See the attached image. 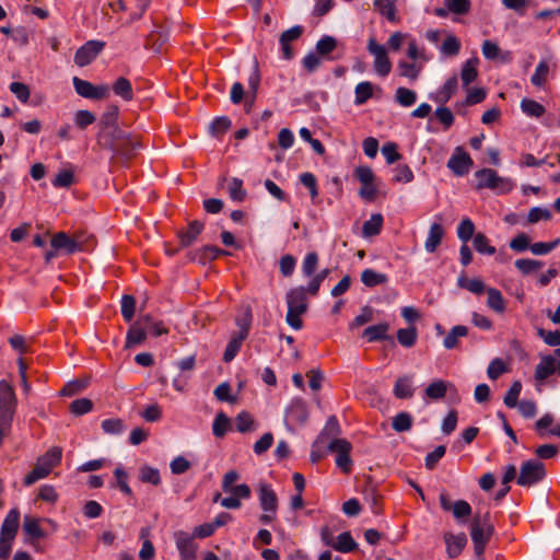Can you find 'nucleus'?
<instances>
[{
	"instance_id": "nucleus-1",
	"label": "nucleus",
	"mask_w": 560,
	"mask_h": 560,
	"mask_svg": "<svg viewBox=\"0 0 560 560\" xmlns=\"http://www.w3.org/2000/svg\"><path fill=\"white\" fill-rule=\"evenodd\" d=\"M62 450L60 447H50L43 456L37 459L34 468L24 477V485L30 487L36 481L47 477L54 467L60 464Z\"/></svg>"
},
{
	"instance_id": "nucleus-2",
	"label": "nucleus",
	"mask_w": 560,
	"mask_h": 560,
	"mask_svg": "<svg viewBox=\"0 0 560 560\" xmlns=\"http://www.w3.org/2000/svg\"><path fill=\"white\" fill-rule=\"evenodd\" d=\"M494 533V526L490 514L476 515L471 522L470 536L474 542V549L477 555H482L487 544Z\"/></svg>"
},
{
	"instance_id": "nucleus-3",
	"label": "nucleus",
	"mask_w": 560,
	"mask_h": 560,
	"mask_svg": "<svg viewBox=\"0 0 560 560\" xmlns=\"http://www.w3.org/2000/svg\"><path fill=\"white\" fill-rule=\"evenodd\" d=\"M257 497L262 513L259 516L261 524H270L277 517L279 500L272 486L267 482H260L257 487Z\"/></svg>"
},
{
	"instance_id": "nucleus-4",
	"label": "nucleus",
	"mask_w": 560,
	"mask_h": 560,
	"mask_svg": "<svg viewBox=\"0 0 560 560\" xmlns=\"http://www.w3.org/2000/svg\"><path fill=\"white\" fill-rule=\"evenodd\" d=\"M476 188H488L495 190L498 194H508L514 188V183L511 178L500 176L492 168H481L475 173Z\"/></svg>"
},
{
	"instance_id": "nucleus-5",
	"label": "nucleus",
	"mask_w": 560,
	"mask_h": 560,
	"mask_svg": "<svg viewBox=\"0 0 560 560\" xmlns=\"http://www.w3.org/2000/svg\"><path fill=\"white\" fill-rule=\"evenodd\" d=\"M18 407V397L11 383L0 381V421L8 425L13 422Z\"/></svg>"
},
{
	"instance_id": "nucleus-6",
	"label": "nucleus",
	"mask_w": 560,
	"mask_h": 560,
	"mask_svg": "<svg viewBox=\"0 0 560 560\" xmlns=\"http://www.w3.org/2000/svg\"><path fill=\"white\" fill-rule=\"evenodd\" d=\"M368 51L373 56V69L382 78L387 77L392 71V61L384 45L377 43L374 36H371L366 45Z\"/></svg>"
},
{
	"instance_id": "nucleus-7",
	"label": "nucleus",
	"mask_w": 560,
	"mask_h": 560,
	"mask_svg": "<svg viewBox=\"0 0 560 560\" xmlns=\"http://www.w3.org/2000/svg\"><path fill=\"white\" fill-rule=\"evenodd\" d=\"M545 476V465L539 460L530 459L522 464L516 482L522 487H530L541 481Z\"/></svg>"
},
{
	"instance_id": "nucleus-8",
	"label": "nucleus",
	"mask_w": 560,
	"mask_h": 560,
	"mask_svg": "<svg viewBox=\"0 0 560 560\" xmlns=\"http://www.w3.org/2000/svg\"><path fill=\"white\" fill-rule=\"evenodd\" d=\"M72 83L75 92L84 98L103 100L109 95V88L105 84L94 85L78 77L72 79Z\"/></svg>"
},
{
	"instance_id": "nucleus-9",
	"label": "nucleus",
	"mask_w": 560,
	"mask_h": 560,
	"mask_svg": "<svg viewBox=\"0 0 560 560\" xmlns=\"http://www.w3.org/2000/svg\"><path fill=\"white\" fill-rule=\"evenodd\" d=\"M329 450L337 453L336 465L342 472L349 474L352 469V459L350 457L351 443L345 439H335L329 443Z\"/></svg>"
},
{
	"instance_id": "nucleus-10",
	"label": "nucleus",
	"mask_w": 560,
	"mask_h": 560,
	"mask_svg": "<svg viewBox=\"0 0 560 560\" xmlns=\"http://www.w3.org/2000/svg\"><path fill=\"white\" fill-rule=\"evenodd\" d=\"M105 43L101 40H89L81 46L74 55V62L79 67L90 65L103 50Z\"/></svg>"
},
{
	"instance_id": "nucleus-11",
	"label": "nucleus",
	"mask_w": 560,
	"mask_h": 560,
	"mask_svg": "<svg viewBox=\"0 0 560 560\" xmlns=\"http://www.w3.org/2000/svg\"><path fill=\"white\" fill-rule=\"evenodd\" d=\"M249 320H250V312L247 311L246 320L237 322V324L241 326L240 334L236 337H233L226 345V348L223 353V360L225 362H231L238 353L243 341L246 339V337L248 335Z\"/></svg>"
},
{
	"instance_id": "nucleus-12",
	"label": "nucleus",
	"mask_w": 560,
	"mask_h": 560,
	"mask_svg": "<svg viewBox=\"0 0 560 560\" xmlns=\"http://www.w3.org/2000/svg\"><path fill=\"white\" fill-rule=\"evenodd\" d=\"M176 548L179 552L180 560H196V551L198 546L194 540V536L179 530L174 534Z\"/></svg>"
},
{
	"instance_id": "nucleus-13",
	"label": "nucleus",
	"mask_w": 560,
	"mask_h": 560,
	"mask_svg": "<svg viewBox=\"0 0 560 560\" xmlns=\"http://www.w3.org/2000/svg\"><path fill=\"white\" fill-rule=\"evenodd\" d=\"M472 159L469 156L467 152L463 150V148L457 147L447 161V167L457 176L466 175L471 165Z\"/></svg>"
},
{
	"instance_id": "nucleus-14",
	"label": "nucleus",
	"mask_w": 560,
	"mask_h": 560,
	"mask_svg": "<svg viewBox=\"0 0 560 560\" xmlns=\"http://www.w3.org/2000/svg\"><path fill=\"white\" fill-rule=\"evenodd\" d=\"M40 518L25 515L23 518V532L32 539H40L47 536V533L40 527ZM43 522L49 524L52 530L58 528L57 523L51 518H43Z\"/></svg>"
},
{
	"instance_id": "nucleus-15",
	"label": "nucleus",
	"mask_w": 560,
	"mask_h": 560,
	"mask_svg": "<svg viewBox=\"0 0 560 560\" xmlns=\"http://www.w3.org/2000/svg\"><path fill=\"white\" fill-rule=\"evenodd\" d=\"M302 33L303 27L300 25H294L280 35L279 43L283 59L290 60L293 58L294 51L291 44L298 40L302 36Z\"/></svg>"
},
{
	"instance_id": "nucleus-16",
	"label": "nucleus",
	"mask_w": 560,
	"mask_h": 560,
	"mask_svg": "<svg viewBox=\"0 0 560 560\" xmlns=\"http://www.w3.org/2000/svg\"><path fill=\"white\" fill-rule=\"evenodd\" d=\"M560 361L553 355H541L535 369V380L539 383L546 381L556 371L559 373Z\"/></svg>"
},
{
	"instance_id": "nucleus-17",
	"label": "nucleus",
	"mask_w": 560,
	"mask_h": 560,
	"mask_svg": "<svg viewBox=\"0 0 560 560\" xmlns=\"http://www.w3.org/2000/svg\"><path fill=\"white\" fill-rule=\"evenodd\" d=\"M50 245L52 249L63 252L65 254L80 252L78 240H73L72 236L65 232L56 233L50 241Z\"/></svg>"
},
{
	"instance_id": "nucleus-18",
	"label": "nucleus",
	"mask_w": 560,
	"mask_h": 560,
	"mask_svg": "<svg viewBox=\"0 0 560 560\" xmlns=\"http://www.w3.org/2000/svg\"><path fill=\"white\" fill-rule=\"evenodd\" d=\"M288 311L304 314L307 310L305 288L299 287L287 293Z\"/></svg>"
},
{
	"instance_id": "nucleus-19",
	"label": "nucleus",
	"mask_w": 560,
	"mask_h": 560,
	"mask_svg": "<svg viewBox=\"0 0 560 560\" xmlns=\"http://www.w3.org/2000/svg\"><path fill=\"white\" fill-rule=\"evenodd\" d=\"M445 236V229L440 222H433L428 231V235L424 242V249L429 254H433L438 247L442 244Z\"/></svg>"
},
{
	"instance_id": "nucleus-20",
	"label": "nucleus",
	"mask_w": 560,
	"mask_h": 560,
	"mask_svg": "<svg viewBox=\"0 0 560 560\" xmlns=\"http://www.w3.org/2000/svg\"><path fill=\"white\" fill-rule=\"evenodd\" d=\"M19 523H20L19 510L11 509L2 522L0 536L14 540L16 533H18Z\"/></svg>"
},
{
	"instance_id": "nucleus-21",
	"label": "nucleus",
	"mask_w": 560,
	"mask_h": 560,
	"mask_svg": "<svg viewBox=\"0 0 560 560\" xmlns=\"http://www.w3.org/2000/svg\"><path fill=\"white\" fill-rule=\"evenodd\" d=\"M444 539L446 544V552L450 558H456L459 556L467 544V537L464 533L457 535L445 534Z\"/></svg>"
},
{
	"instance_id": "nucleus-22",
	"label": "nucleus",
	"mask_w": 560,
	"mask_h": 560,
	"mask_svg": "<svg viewBox=\"0 0 560 560\" xmlns=\"http://www.w3.org/2000/svg\"><path fill=\"white\" fill-rule=\"evenodd\" d=\"M388 330L389 324L380 323L377 325L366 327L363 330L362 337L365 338L368 342L387 340L389 339Z\"/></svg>"
},
{
	"instance_id": "nucleus-23",
	"label": "nucleus",
	"mask_w": 560,
	"mask_h": 560,
	"mask_svg": "<svg viewBox=\"0 0 560 560\" xmlns=\"http://www.w3.org/2000/svg\"><path fill=\"white\" fill-rule=\"evenodd\" d=\"M451 388H454V386L450 382L435 380L428 385L424 395L429 399L436 400L443 398Z\"/></svg>"
},
{
	"instance_id": "nucleus-24",
	"label": "nucleus",
	"mask_w": 560,
	"mask_h": 560,
	"mask_svg": "<svg viewBox=\"0 0 560 560\" xmlns=\"http://www.w3.org/2000/svg\"><path fill=\"white\" fill-rule=\"evenodd\" d=\"M147 331L145 328L139 318L128 330L126 337V347L130 348L133 346H138L145 340Z\"/></svg>"
},
{
	"instance_id": "nucleus-25",
	"label": "nucleus",
	"mask_w": 560,
	"mask_h": 560,
	"mask_svg": "<svg viewBox=\"0 0 560 560\" xmlns=\"http://www.w3.org/2000/svg\"><path fill=\"white\" fill-rule=\"evenodd\" d=\"M203 224L199 221H192L189 223L187 230L178 233L180 245L184 247L190 246L202 232Z\"/></svg>"
},
{
	"instance_id": "nucleus-26",
	"label": "nucleus",
	"mask_w": 560,
	"mask_h": 560,
	"mask_svg": "<svg viewBox=\"0 0 560 560\" xmlns=\"http://www.w3.org/2000/svg\"><path fill=\"white\" fill-rule=\"evenodd\" d=\"M397 69L400 77L407 78L410 81H416L422 72L423 66L419 62L399 60Z\"/></svg>"
},
{
	"instance_id": "nucleus-27",
	"label": "nucleus",
	"mask_w": 560,
	"mask_h": 560,
	"mask_svg": "<svg viewBox=\"0 0 560 560\" xmlns=\"http://www.w3.org/2000/svg\"><path fill=\"white\" fill-rule=\"evenodd\" d=\"M487 306L495 313L502 314L506 308L502 293L495 288L487 289Z\"/></svg>"
},
{
	"instance_id": "nucleus-28",
	"label": "nucleus",
	"mask_w": 560,
	"mask_h": 560,
	"mask_svg": "<svg viewBox=\"0 0 560 560\" xmlns=\"http://www.w3.org/2000/svg\"><path fill=\"white\" fill-rule=\"evenodd\" d=\"M407 57L413 62L422 63V66L432 59V55L427 52L424 48H420L415 38L408 42Z\"/></svg>"
},
{
	"instance_id": "nucleus-29",
	"label": "nucleus",
	"mask_w": 560,
	"mask_h": 560,
	"mask_svg": "<svg viewBox=\"0 0 560 560\" xmlns=\"http://www.w3.org/2000/svg\"><path fill=\"white\" fill-rule=\"evenodd\" d=\"M550 66L546 59H541L530 77V83L536 88H542L549 77Z\"/></svg>"
},
{
	"instance_id": "nucleus-30",
	"label": "nucleus",
	"mask_w": 560,
	"mask_h": 560,
	"mask_svg": "<svg viewBox=\"0 0 560 560\" xmlns=\"http://www.w3.org/2000/svg\"><path fill=\"white\" fill-rule=\"evenodd\" d=\"M478 63L479 60L476 57L466 60L464 63L460 72V79L465 88H467L471 82L476 80L478 75Z\"/></svg>"
},
{
	"instance_id": "nucleus-31",
	"label": "nucleus",
	"mask_w": 560,
	"mask_h": 560,
	"mask_svg": "<svg viewBox=\"0 0 560 560\" xmlns=\"http://www.w3.org/2000/svg\"><path fill=\"white\" fill-rule=\"evenodd\" d=\"M467 334H468V328L466 326H464V325L454 326L448 331V334L446 335V337L443 340L444 348H446L448 350L455 349L459 343V339L463 337H466Z\"/></svg>"
},
{
	"instance_id": "nucleus-32",
	"label": "nucleus",
	"mask_w": 560,
	"mask_h": 560,
	"mask_svg": "<svg viewBox=\"0 0 560 560\" xmlns=\"http://www.w3.org/2000/svg\"><path fill=\"white\" fill-rule=\"evenodd\" d=\"M394 395L399 399L411 398L413 396L412 378L410 376L399 377L394 386Z\"/></svg>"
},
{
	"instance_id": "nucleus-33",
	"label": "nucleus",
	"mask_w": 560,
	"mask_h": 560,
	"mask_svg": "<svg viewBox=\"0 0 560 560\" xmlns=\"http://www.w3.org/2000/svg\"><path fill=\"white\" fill-rule=\"evenodd\" d=\"M383 215L374 213L371 218L363 223L362 234L364 237H372L380 234L383 226Z\"/></svg>"
},
{
	"instance_id": "nucleus-34",
	"label": "nucleus",
	"mask_w": 560,
	"mask_h": 560,
	"mask_svg": "<svg viewBox=\"0 0 560 560\" xmlns=\"http://www.w3.org/2000/svg\"><path fill=\"white\" fill-rule=\"evenodd\" d=\"M373 96V84L369 81L360 82L354 89V104H365Z\"/></svg>"
},
{
	"instance_id": "nucleus-35",
	"label": "nucleus",
	"mask_w": 560,
	"mask_h": 560,
	"mask_svg": "<svg viewBox=\"0 0 560 560\" xmlns=\"http://www.w3.org/2000/svg\"><path fill=\"white\" fill-rule=\"evenodd\" d=\"M373 4L378 13L386 18L389 22L397 21L395 0H374Z\"/></svg>"
},
{
	"instance_id": "nucleus-36",
	"label": "nucleus",
	"mask_w": 560,
	"mask_h": 560,
	"mask_svg": "<svg viewBox=\"0 0 560 560\" xmlns=\"http://www.w3.org/2000/svg\"><path fill=\"white\" fill-rule=\"evenodd\" d=\"M113 91L117 96L124 101H131L133 98V91L130 81L124 77L118 78L113 84Z\"/></svg>"
},
{
	"instance_id": "nucleus-37",
	"label": "nucleus",
	"mask_w": 560,
	"mask_h": 560,
	"mask_svg": "<svg viewBox=\"0 0 560 560\" xmlns=\"http://www.w3.org/2000/svg\"><path fill=\"white\" fill-rule=\"evenodd\" d=\"M457 285L462 289H466L467 291L474 294H481L485 292V283L479 278L468 279L464 275L459 276L457 279Z\"/></svg>"
},
{
	"instance_id": "nucleus-38",
	"label": "nucleus",
	"mask_w": 560,
	"mask_h": 560,
	"mask_svg": "<svg viewBox=\"0 0 560 560\" xmlns=\"http://www.w3.org/2000/svg\"><path fill=\"white\" fill-rule=\"evenodd\" d=\"M361 281L366 287H376L380 284H385L388 281V278L385 273L377 272L373 269H364L361 273Z\"/></svg>"
},
{
	"instance_id": "nucleus-39",
	"label": "nucleus",
	"mask_w": 560,
	"mask_h": 560,
	"mask_svg": "<svg viewBox=\"0 0 560 560\" xmlns=\"http://www.w3.org/2000/svg\"><path fill=\"white\" fill-rule=\"evenodd\" d=\"M139 479L144 483L159 486L161 483V475L158 468L144 465L139 469Z\"/></svg>"
},
{
	"instance_id": "nucleus-40",
	"label": "nucleus",
	"mask_w": 560,
	"mask_h": 560,
	"mask_svg": "<svg viewBox=\"0 0 560 560\" xmlns=\"http://www.w3.org/2000/svg\"><path fill=\"white\" fill-rule=\"evenodd\" d=\"M458 86V79L457 75L454 74L450 79L446 80L444 85L441 88V90L438 92V100L441 103H446L450 101L452 95L456 92Z\"/></svg>"
},
{
	"instance_id": "nucleus-41",
	"label": "nucleus",
	"mask_w": 560,
	"mask_h": 560,
	"mask_svg": "<svg viewBox=\"0 0 560 560\" xmlns=\"http://www.w3.org/2000/svg\"><path fill=\"white\" fill-rule=\"evenodd\" d=\"M456 233L463 243H467L476 235L474 222L469 218L463 219L457 226Z\"/></svg>"
},
{
	"instance_id": "nucleus-42",
	"label": "nucleus",
	"mask_w": 560,
	"mask_h": 560,
	"mask_svg": "<svg viewBox=\"0 0 560 560\" xmlns=\"http://www.w3.org/2000/svg\"><path fill=\"white\" fill-rule=\"evenodd\" d=\"M230 427H231V422H230L229 417L223 412H219L215 416L213 424H212V433L217 438H222L230 430Z\"/></svg>"
},
{
	"instance_id": "nucleus-43",
	"label": "nucleus",
	"mask_w": 560,
	"mask_h": 560,
	"mask_svg": "<svg viewBox=\"0 0 560 560\" xmlns=\"http://www.w3.org/2000/svg\"><path fill=\"white\" fill-rule=\"evenodd\" d=\"M418 332L415 326L400 328L397 330L398 342L406 348L412 347L417 341Z\"/></svg>"
},
{
	"instance_id": "nucleus-44",
	"label": "nucleus",
	"mask_w": 560,
	"mask_h": 560,
	"mask_svg": "<svg viewBox=\"0 0 560 560\" xmlns=\"http://www.w3.org/2000/svg\"><path fill=\"white\" fill-rule=\"evenodd\" d=\"M523 113L529 117H541L545 113V107L538 102L530 98H523L521 102Z\"/></svg>"
},
{
	"instance_id": "nucleus-45",
	"label": "nucleus",
	"mask_w": 560,
	"mask_h": 560,
	"mask_svg": "<svg viewBox=\"0 0 560 560\" xmlns=\"http://www.w3.org/2000/svg\"><path fill=\"white\" fill-rule=\"evenodd\" d=\"M472 243H474L475 249L479 254L493 255L495 253V247L490 245L489 238L482 233H477L474 236Z\"/></svg>"
},
{
	"instance_id": "nucleus-46",
	"label": "nucleus",
	"mask_w": 560,
	"mask_h": 560,
	"mask_svg": "<svg viewBox=\"0 0 560 560\" xmlns=\"http://www.w3.org/2000/svg\"><path fill=\"white\" fill-rule=\"evenodd\" d=\"M357 547V542L353 540L349 532L341 533L336 538V544L334 545V549L340 552H350L354 550Z\"/></svg>"
},
{
	"instance_id": "nucleus-47",
	"label": "nucleus",
	"mask_w": 560,
	"mask_h": 560,
	"mask_svg": "<svg viewBox=\"0 0 560 560\" xmlns=\"http://www.w3.org/2000/svg\"><path fill=\"white\" fill-rule=\"evenodd\" d=\"M145 331L154 335V336H161L163 334H167V329L163 326V323L160 320L153 319L151 316L145 315L140 317Z\"/></svg>"
},
{
	"instance_id": "nucleus-48",
	"label": "nucleus",
	"mask_w": 560,
	"mask_h": 560,
	"mask_svg": "<svg viewBox=\"0 0 560 560\" xmlns=\"http://www.w3.org/2000/svg\"><path fill=\"white\" fill-rule=\"evenodd\" d=\"M395 97L397 103L404 107H409L417 101L416 92L407 88H398Z\"/></svg>"
},
{
	"instance_id": "nucleus-49",
	"label": "nucleus",
	"mask_w": 560,
	"mask_h": 560,
	"mask_svg": "<svg viewBox=\"0 0 560 560\" xmlns=\"http://www.w3.org/2000/svg\"><path fill=\"white\" fill-rule=\"evenodd\" d=\"M508 372V365L506 363L500 359L495 358L493 359L487 369V375L490 380H497L499 378L503 373Z\"/></svg>"
},
{
	"instance_id": "nucleus-50",
	"label": "nucleus",
	"mask_w": 560,
	"mask_h": 560,
	"mask_svg": "<svg viewBox=\"0 0 560 560\" xmlns=\"http://www.w3.org/2000/svg\"><path fill=\"white\" fill-rule=\"evenodd\" d=\"M393 429L397 432H405L410 430L412 425V418L407 412H399L393 418Z\"/></svg>"
},
{
	"instance_id": "nucleus-51",
	"label": "nucleus",
	"mask_w": 560,
	"mask_h": 560,
	"mask_svg": "<svg viewBox=\"0 0 560 560\" xmlns=\"http://www.w3.org/2000/svg\"><path fill=\"white\" fill-rule=\"evenodd\" d=\"M487 96V92L482 88H467V95L465 101L463 102V105L465 106H472L476 104L481 103Z\"/></svg>"
},
{
	"instance_id": "nucleus-52",
	"label": "nucleus",
	"mask_w": 560,
	"mask_h": 560,
	"mask_svg": "<svg viewBox=\"0 0 560 560\" xmlns=\"http://www.w3.org/2000/svg\"><path fill=\"white\" fill-rule=\"evenodd\" d=\"M515 267L523 273L529 275L542 267V262L529 258H522L515 261Z\"/></svg>"
},
{
	"instance_id": "nucleus-53",
	"label": "nucleus",
	"mask_w": 560,
	"mask_h": 560,
	"mask_svg": "<svg viewBox=\"0 0 560 560\" xmlns=\"http://www.w3.org/2000/svg\"><path fill=\"white\" fill-rule=\"evenodd\" d=\"M236 430L241 433L248 432L253 430L254 427V418L250 413L246 411H242L235 418Z\"/></svg>"
},
{
	"instance_id": "nucleus-54",
	"label": "nucleus",
	"mask_w": 560,
	"mask_h": 560,
	"mask_svg": "<svg viewBox=\"0 0 560 560\" xmlns=\"http://www.w3.org/2000/svg\"><path fill=\"white\" fill-rule=\"evenodd\" d=\"M16 363H18V368H19V375H20V380H21V387H22L23 394L27 397L32 393V385L28 382L27 373H26L27 365H26L24 359H22V358H19Z\"/></svg>"
},
{
	"instance_id": "nucleus-55",
	"label": "nucleus",
	"mask_w": 560,
	"mask_h": 560,
	"mask_svg": "<svg viewBox=\"0 0 560 560\" xmlns=\"http://www.w3.org/2000/svg\"><path fill=\"white\" fill-rule=\"evenodd\" d=\"M460 50V42L453 35H448L441 46L444 56H456Z\"/></svg>"
},
{
	"instance_id": "nucleus-56",
	"label": "nucleus",
	"mask_w": 560,
	"mask_h": 560,
	"mask_svg": "<svg viewBox=\"0 0 560 560\" xmlns=\"http://www.w3.org/2000/svg\"><path fill=\"white\" fill-rule=\"evenodd\" d=\"M74 124L80 129H85L95 121V116L88 109H80L73 116Z\"/></svg>"
},
{
	"instance_id": "nucleus-57",
	"label": "nucleus",
	"mask_w": 560,
	"mask_h": 560,
	"mask_svg": "<svg viewBox=\"0 0 560 560\" xmlns=\"http://www.w3.org/2000/svg\"><path fill=\"white\" fill-rule=\"evenodd\" d=\"M229 195L232 200L235 201H243L246 191L243 188V182L236 177L232 178V180L229 184Z\"/></svg>"
},
{
	"instance_id": "nucleus-58",
	"label": "nucleus",
	"mask_w": 560,
	"mask_h": 560,
	"mask_svg": "<svg viewBox=\"0 0 560 560\" xmlns=\"http://www.w3.org/2000/svg\"><path fill=\"white\" fill-rule=\"evenodd\" d=\"M521 392H522V383L520 381L513 382L510 389L508 390V393L504 396V404L509 408L516 407V405L518 404L517 399H518Z\"/></svg>"
},
{
	"instance_id": "nucleus-59",
	"label": "nucleus",
	"mask_w": 560,
	"mask_h": 560,
	"mask_svg": "<svg viewBox=\"0 0 560 560\" xmlns=\"http://www.w3.org/2000/svg\"><path fill=\"white\" fill-rule=\"evenodd\" d=\"M454 517L458 521L468 517L471 514V506L465 500H457L453 503V508L451 510Z\"/></svg>"
},
{
	"instance_id": "nucleus-60",
	"label": "nucleus",
	"mask_w": 560,
	"mask_h": 560,
	"mask_svg": "<svg viewBox=\"0 0 560 560\" xmlns=\"http://www.w3.org/2000/svg\"><path fill=\"white\" fill-rule=\"evenodd\" d=\"M102 429L107 434H120L125 430V424L120 419H105L102 421Z\"/></svg>"
},
{
	"instance_id": "nucleus-61",
	"label": "nucleus",
	"mask_w": 560,
	"mask_h": 560,
	"mask_svg": "<svg viewBox=\"0 0 560 560\" xmlns=\"http://www.w3.org/2000/svg\"><path fill=\"white\" fill-rule=\"evenodd\" d=\"M93 404L88 398L75 399L70 404V411L75 416H82L90 412Z\"/></svg>"
},
{
	"instance_id": "nucleus-62",
	"label": "nucleus",
	"mask_w": 560,
	"mask_h": 560,
	"mask_svg": "<svg viewBox=\"0 0 560 560\" xmlns=\"http://www.w3.org/2000/svg\"><path fill=\"white\" fill-rule=\"evenodd\" d=\"M447 10L455 14H466L470 10V0H445Z\"/></svg>"
},
{
	"instance_id": "nucleus-63",
	"label": "nucleus",
	"mask_w": 560,
	"mask_h": 560,
	"mask_svg": "<svg viewBox=\"0 0 560 560\" xmlns=\"http://www.w3.org/2000/svg\"><path fill=\"white\" fill-rule=\"evenodd\" d=\"M300 182L303 186L308 188L310 195L312 199L317 198L318 196V188H317V179L312 173H302L300 175Z\"/></svg>"
},
{
	"instance_id": "nucleus-64",
	"label": "nucleus",
	"mask_w": 560,
	"mask_h": 560,
	"mask_svg": "<svg viewBox=\"0 0 560 560\" xmlns=\"http://www.w3.org/2000/svg\"><path fill=\"white\" fill-rule=\"evenodd\" d=\"M394 180L398 183H410L413 179L411 168L406 164H399L394 170Z\"/></svg>"
}]
</instances>
